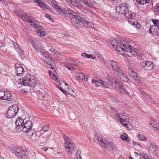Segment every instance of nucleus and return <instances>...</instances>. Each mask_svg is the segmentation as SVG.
Instances as JSON below:
<instances>
[{
  "label": "nucleus",
  "instance_id": "f257e3e1",
  "mask_svg": "<svg viewBox=\"0 0 159 159\" xmlns=\"http://www.w3.org/2000/svg\"><path fill=\"white\" fill-rule=\"evenodd\" d=\"M110 44L113 48L116 49L118 53L127 56L135 55L137 52L134 50L128 48V46H133L134 42L129 40L127 41L120 40L116 41L115 39L111 38L108 40Z\"/></svg>",
  "mask_w": 159,
  "mask_h": 159
},
{
  "label": "nucleus",
  "instance_id": "f03ea898",
  "mask_svg": "<svg viewBox=\"0 0 159 159\" xmlns=\"http://www.w3.org/2000/svg\"><path fill=\"white\" fill-rule=\"evenodd\" d=\"M52 3V7L60 14L66 16L71 18L72 16V21L75 25V23H78L81 21L80 16L78 14L70 10L68 8H64L61 7L59 3L55 0H49Z\"/></svg>",
  "mask_w": 159,
  "mask_h": 159
},
{
  "label": "nucleus",
  "instance_id": "7ed1b4c3",
  "mask_svg": "<svg viewBox=\"0 0 159 159\" xmlns=\"http://www.w3.org/2000/svg\"><path fill=\"white\" fill-rule=\"evenodd\" d=\"M128 4L126 3H121L116 7V10L117 12L120 14H125L124 16L129 19V21L131 22L134 20L135 13L131 12H128Z\"/></svg>",
  "mask_w": 159,
  "mask_h": 159
},
{
  "label": "nucleus",
  "instance_id": "20e7f679",
  "mask_svg": "<svg viewBox=\"0 0 159 159\" xmlns=\"http://www.w3.org/2000/svg\"><path fill=\"white\" fill-rule=\"evenodd\" d=\"M118 112L120 113V114H116L115 115L116 119L120 121L123 126H125L128 129L131 130L132 128V125L129 122L127 121V116L124 115V112L122 111Z\"/></svg>",
  "mask_w": 159,
  "mask_h": 159
},
{
  "label": "nucleus",
  "instance_id": "39448f33",
  "mask_svg": "<svg viewBox=\"0 0 159 159\" xmlns=\"http://www.w3.org/2000/svg\"><path fill=\"white\" fill-rule=\"evenodd\" d=\"M63 138L65 141V148L67 152L72 153L74 149L75 144L70 138L68 136L64 134Z\"/></svg>",
  "mask_w": 159,
  "mask_h": 159
},
{
  "label": "nucleus",
  "instance_id": "423d86ee",
  "mask_svg": "<svg viewBox=\"0 0 159 159\" xmlns=\"http://www.w3.org/2000/svg\"><path fill=\"white\" fill-rule=\"evenodd\" d=\"M97 139L99 142L100 144L104 147L106 148L107 150L109 152H112L114 149V146L112 142H108L105 139H103L98 136Z\"/></svg>",
  "mask_w": 159,
  "mask_h": 159
},
{
  "label": "nucleus",
  "instance_id": "0eeeda50",
  "mask_svg": "<svg viewBox=\"0 0 159 159\" xmlns=\"http://www.w3.org/2000/svg\"><path fill=\"white\" fill-rule=\"evenodd\" d=\"M23 84L28 85L31 87H34L36 85V81L34 76L29 74H27L22 79Z\"/></svg>",
  "mask_w": 159,
  "mask_h": 159
},
{
  "label": "nucleus",
  "instance_id": "6e6552de",
  "mask_svg": "<svg viewBox=\"0 0 159 159\" xmlns=\"http://www.w3.org/2000/svg\"><path fill=\"white\" fill-rule=\"evenodd\" d=\"M19 107L16 105L11 106L7 112V117L11 118L15 117L18 112Z\"/></svg>",
  "mask_w": 159,
  "mask_h": 159
},
{
  "label": "nucleus",
  "instance_id": "1a4fd4ad",
  "mask_svg": "<svg viewBox=\"0 0 159 159\" xmlns=\"http://www.w3.org/2000/svg\"><path fill=\"white\" fill-rule=\"evenodd\" d=\"M107 79L110 82L112 83H115L116 84V88L120 90L121 93H123L129 94V93L127 91L126 89L123 87L121 84L116 83L111 75H107Z\"/></svg>",
  "mask_w": 159,
  "mask_h": 159
},
{
  "label": "nucleus",
  "instance_id": "9d476101",
  "mask_svg": "<svg viewBox=\"0 0 159 159\" xmlns=\"http://www.w3.org/2000/svg\"><path fill=\"white\" fill-rule=\"evenodd\" d=\"M33 48L37 52L41 51L43 49V47L40 42L37 39H33L31 42Z\"/></svg>",
  "mask_w": 159,
  "mask_h": 159
},
{
  "label": "nucleus",
  "instance_id": "9b49d317",
  "mask_svg": "<svg viewBox=\"0 0 159 159\" xmlns=\"http://www.w3.org/2000/svg\"><path fill=\"white\" fill-rule=\"evenodd\" d=\"M140 66L142 69L145 68L147 70H150L153 68L154 65L152 62L146 61L141 62Z\"/></svg>",
  "mask_w": 159,
  "mask_h": 159
},
{
  "label": "nucleus",
  "instance_id": "f8f14e48",
  "mask_svg": "<svg viewBox=\"0 0 159 159\" xmlns=\"http://www.w3.org/2000/svg\"><path fill=\"white\" fill-rule=\"evenodd\" d=\"M92 83L95 84L96 86L103 85L104 87L107 88L108 86L107 82L99 79H93L92 80Z\"/></svg>",
  "mask_w": 159,
  "mask_h": 159
},
{
  "label": "nucleus",
  "instance_id": "ddd939ff",
  "mask_svg": "<svg viewBox=\"0 0 159 159\" xmlns=\"http://www.w3.org/2000/svg\"><path fill=\"white\" fill-rule=\"evenodd\" d=\"M15 70L17 76H21L23 75L24 70L21 65L19 64H16L15 65Z\"/></svg>",
  "mask_w": 159,
  "mask_h": 159
},
{
  "label": "nucleus",
  "instance_id": "4468645a",
  "mask_svg": "<svg viewBox=\"0 0 159 159\" xmlns=\"http://www.w3.org/2000/svg\"><path fill=\"white\" fill-rule=\"evenodd\" d=\"M11 93L9 91L6 92L0 90V99L8 100L11 98Z\"/></svg>",
  "mask_w": 159,
  "mask_h": 159
},
{
  "label": "nucleus",
  "instance_id": "2eb2a0df",
  "mask_svg": "<svg viewBox=\"0 0 159 159\" xmlns=\"http://www.w3.org/2000/svg\"><path fill=\"white\" fill-rule=\"evenodd\" d=\"M12 152L16 156L20 158H22L25 155V152L20 148H14Z\"/></svg>",
  "mask_w": 159,
  "mask_h": 159
},
{
  "label": "nucleus",
  "instance_id": "dca6fc26",
  "mask_svg": "<svg viewBox=\"0 0 159 159\" xmlns=\"http://www.w3.org/2000/svg\"><path fill=\"white\" fill-rule=\"evenodd\" d=\"M32 126V122L31 121H28L24 124L23 126L22 127V130L25 132H28L31 129Z\"/></svg>",
  "mask_w": 159,
  "mask_h": 159
},
{
  "label": "nucleus",
  "instance_id": "f3484780",
  "mask_svg": "<svg viewBox=\"0 0 159 159\" xmlns=\"http://www.w3.org/2000/svg\"><path fill=\"white\" fill-rule=\"evenodd\" d=\"M109 63L113 69L117 73L121 71V69L120 66L116 62L111 60L109 61Z\"/></svg>",
  "mask_w": 159,
  "mask_h": 159
},
{
  "label": "nucleus",
  "instance_id": "a211bd4d",
  "mask_svg": "<svg viewBox=\"0 0 159 159\" xmlns=\"http://www.w3.org/2000/svg\"><path fill=\"white\" fill-rule=\"evenodd\" d=\"M81 19V21L79 23H75L74 25L72 21V16H71V18L72 19L71 20V22L72 24L74 26H75L76 25H78L79 24L80 22H82L83 24H84V25L87 27V28H93L94 27V25L91 22H88L87 21H86L85 20H83L82 21V19L81 18V17L80 16Z\"/></svg>",
  "mask_w": 159,
  "mask_h": 159
},
{
  "label": "nucleus",
  "instance_id": "6ab92c4d",
  "mask_svg": "<svg viewBox=\"0 0 159 159\" xmlns=\"http://www.w3.org/2000/svg\"><path fill=\"white\" fill-rule=\"evenodd\" d=\"M140 94L142 95L145 99H146L150 103L153 104H156L154 101L153 98L150 97L149 95L147 93H145L144 91L141 90H140Z\"/></svg>",
  "mask_w": 159,
  "mask_h": 159
},
{
  "label": "nucleus",
  "instance_id": "aec40b11",
  "mask_svg": "<svg viewBox=\"0 0 159 159\" xmlns=\"http://www.w3.org/2000/svg\"><path fill=\"white\" fill-rule=\"evenodd\" d=\"M24 120L20 118H18L15 122L16 128L17 129H21L24 124Z\"/></svg>",
  "mask_w": 159,
  "mask_h": 159
},
{
  "label": "nucleus",
  "instance_id": "412c9836",
  "mask_svg": "<svg viewBox=\"0 0 159 159\" xmlns=\"http://www.w3.org/2000/svg\"><path fill=\"white\" fill-rule=\"evenodd\" d=\"M13 44L14 48L19 54V56L20 57L22 58L24 57H25L24 53L22 50L19 47L18 44L16 42L13 43Z\"/></svg>",
  "mask_w": 159,
  "mask_h": 159
},
{
  "label": "nucleus",
  "instance_id": "4be33fe9",
  "mask_svg": "<svg viewBox=\"0 0 159 159\" xmlns=\"http://www.w3.org/2000/svg\"><path fill=\"white\" fill-rule=\"evenodd\" d=\"M45 61L46 64L51 67V69H54L55 67L54 62L50 58L47 57H45Z\"/></svg>",
  "mask_w": 159,
  "mask_h": 159
},
{
  "label": "nucleus",
  "instance_id": "5701e85b",
  "mask_svg": "<svg viewBox=\"0 0 159 159\" xmlns=\"http://www.w3.org/2000/svg\"><path fill=\"white\" fill-rule=\"evenodd\" d=\"M118 74L120 77V78L121 80L124 82H127L128 81L129 79L126 77L125 72L122 70L119 72H117Z\"/></svg>",
  "mask_w": 159,
  "mask_h": 159
},
{
  "label": "nucleus",
  "instance_id": "b1692460",
  "mask_svg": "<svg viewBox=\"0 0 159 159\" xmlns=\"http://www.w3.org/2000/svg\"><path fill=\"white\" fill-rule=\"evenodd\" d=\"M35 3H37L39 7L43 9H48V7L40 0H33Z\"/></svg>",
  "mask_w": 159,
  "mask_h": 159
},
{
  "label": "nucleus",
  "instance_id": "393cba45",
  "mask_svg": "<svg viewBox=\"0 0 159 159\" xmlns=\"http://www.w3.org/2000/svg\"><path fill=\"white\" fill-rule=\"evenodd\" d=\"M65 62L67 64H69L71 66H77L78 65V61H74L72 59L67 58Z\"/></svg>",
  "mask_w": 159,
  "mask_h": 159
},
{
  "label": "nucleus",
  "instance_id": "a878e982",
  "mask_svg": "<svg viewBox=\"0 0 159 159\" xmlns=\"http://www.w3.org/2000/svg\"><path fill=\"white\" fill-rule=\"evenodd\" d=\"M48 136L46 134L40 135L39 137V140L40 143H43L47 142Z\"/></svg>",
  "mask_w": 159,
  "mask_h": 159
},
{
  "label": "nucleus",
  "instance_id": "bb28decb",
  "mask_svg": "<svg viewBox=\"0 0 159 159\" xmlns=\"http://www.w3.org/2000/svg\"><path fill=\"white\" fill-rule=\"evenodd\" d=\"M30 25L34 28L42 29V26L40 25L37 20L35 19V20L32 22Z\"/></svg>",
  "mask_w": 159,
  "mask_h": 159
},
{
  "label": "nucleus",
  "instance_id": "cd10ccee",
  "mask_svg": "<svg viewBox=\"0 0 159 159\" xmlns=\"http://www.w3.org/2000/svg\"><path fill=\"white\" fill-rule=\"evenodd\" d=\"M78 80H81L85 82L87 80V75H84L82 73H79L77 76Z\"/></svg>",
  "mask_w": 159,
  "mask_h": 159
},
{
  "label": "nucleus",
  "instance_id": "c85d7f7f",
  "mask_svg": "<svg viewBox=\"0 0 159 159\" xmlns=\"http://www.w3.org/2000/svg\"><path fill=\"white\" fill-rule=\"evenodd\" d=\"M133 46H134V45H133ZM134 46H133L132 47L128 46V47H127L128 48L130 49H131L134 50L136 51V52H137V53L135 55H133L132 56H128L129 57H132V56H137V58L139 59H140L142 58V55L141 53H139L137 52V50L136 49H134L132 48Z\"/></svg>",
  "mask_w": 159,
  "mask_h": 159
},
{
  "label": "nucleus",
  "instance_id": "c756f323",
  "mask_svg": "<svg viewBox=\"0 0 159 159\" xmlns=\"http://www.w3.org/2000/svg\"><path fill=\"white\" fill-rule=\"evenodd\" d=\"M80 1L82 2L84 5L91 8L93 5L91 3L87 0H79Z\"/></svg>",
  "mask_w": 159,
  "mask_h": 159
},
{
  "label": "nucleus",
  "instance_id": "7c9ffc66",
  "mask_svg": "<svg viewBox=\"0 0 159 159\" xmlns=\"http://www.w3.org/2000/svg\"><path fill=\"white\" fill-rule=\"evenodd\" d=\"M135 70H134L132 66H130L128 68V73L131 77L137 73L135 72Z\"/></svg>",
  "mask_w": 159,
  "mask_h": 159
},
{
  "label": "nucleus",
  "instance_id": "2f4dec72",
  "mask_svg": "<svg viewBox=\"0 0 159 159\" xmlns=\"http://www.w3.org/2000/svg\"><path fill=\"white\" fill-rule=\"evenodd\" d=\"M70 3H71L72 5L78 7L79 9L82 7V5L75 0H71Z\"/></svg>",
  "mask_w": 159,
  "mask_h": 159
},
{
  "label": "nucleus",
  "instance_id": "473e14b6",
  "mask_svg": "<svg viewBox=\"0 0 159 159\" xmlns=\"http://www.w3.org/2000/svg\"><path fill=\"white\" fill-rule=\"evenodd\" d=\"M81 55L82 57L84 58H91L93 59H94L95 58V57L94 55L87 54L85 53H82Z\"/></svg>",
  "mask_w": 159,
  "mask_h": 159
},
{
  "label": "nucleus",
  "instance_id": "72a5a7b5",
  "mask_svg": "<svg viewBox=\"0 0 159 159\" xmlns=\"http://www.w3.org/2000/svg\"><path fill=\"white\" fill-rule=\"evenodd\" d=\"M132 77L133 78L135 81L137 83V84L139 83L141 78L139 75L137 74V73H136V75H134Z\"/></svg>",
  "mask_w": 159,
  "mask_h": 159
},
{
  "label": "nucleus",
  "instance_id": "f704fd0d",
  "mask_svg": "<svg viewBox=\"0 0 159 159\" xmlns=\"http://www.w3.org/2000/svg\"><path fill=\"white\" fill-rule=\"evenodd\" d=\"M121 139L123 140L124 141H126L128 142L129 141V139L128 137V135L127 134L125 133H124L120 136Z\"/></svg>",
  "mask_w": 159,
  "mask_h": 159
},
{
  "label": "nucleus",
  "instance_id": "c9c22d12",
  "mask_svg": "<svg viewBox=\"0 0 159 159\" xmlns=\"http://www.w3.org/2000/svg\"><path fill=\"white\" fill-rule=\"evenodd\" d=\"M36 32L38 34L41 36H43L45 35L46 33L45 31L42 30L40 29L37 30Z\"/></svg>",
  "mask_w": 159,
  "mask_h": 159
},
{
  "label": "nucleus",
  "instance_id": "e433bc0d",
  "mask_svg": "<svg viewBox=\"0 0 159 159\" xmlns=\"http://www.w3.org/2000/svg\"><path fill=\"white\" fill-rule=\"evenodd\" d=\"M138 3L143 5L149 2V0H136Z\"/></svg>",
  "mask_w": 159,
  "mask_h": 159
},
{
  "label": "nucleus",
  "instance_id": "4c0bfd02",
  "mask_svg": "<svg viewBox=\"0 0 159 159\" xmlns=\"http://www.w3.org/2000/svg\"><path fill=\"white\" fill-rule=\"evenodd\" d=\"M22 14V15L21 16V18L22 20L24 21H27L28 18L29 16H28L26 14L24 13L22 14V13L21 12H20Z\"/></svg>",
  "mask_w": 159,
  "mask_h": 159
},
{
  "label": "nucleus",
  "instance_id": "58836bf2",
  "mask_svg": "<svg viewBox=\"0 0 159 159\" xmlns=\"http://www.w3.org/2000/svg\"><path fill=\"white\" fill-rule=\"evenodd\" d=\"M138 137L139 139L141 141H146L147 140L146 137L143 135L139 134Z\"/></svg>",
  "mask_w": 159,
  "mask_h": 159
},
{
  "label": "nucleus",
  "instance_id": "ea45409f",
  "mask_svg": "<svg viewBox=\"0 0 159 159\" xmlns=\"http://www.w3.org/2000/svg\"><path fill=\"white\" fill-rule=\"evenodd\" d=\"M35 19L34 18V17L33 16H29L28 18L27 22H28L30 24L31 23H32V22L34 21Z\"/></svg>",
  "mask_w": 159,
  "mask_h": 159
},
{
  "label": "nucleus",
  "instance_id": "a19ab883",
  "mask_svg": "<svg viewBox=\"0 0 159 159\" xmlns=\"http://www.w3.org/2000/svg\"><path fill=\"white\" fill-rule=\"evenodd\" d=\"M150 148L152 151L156 152L157 149V147L156 145L151 144L150 146Z\"/></svg>",
  "mask_w": 159,
  "mask_h": 159
},
{
  "label": "nucleus",
  "instance_id": "79ce46f5",
  "mask_svg": "<svg viewBox=\"0 0 159 159\" xmlns=\"http://www.w3.org/2000/svg\"><path fill=\"white\" fill-rule=\"evenodd\" d=\"M81 151L80 150H77L76 152V157L77 159H82L80 155Z\"/></svg>",
  "mask_w": 159,
  "mask_h": 159
},
{
  "label": "nucleus",
  "instance_id": "37998d69",
  "mask_svg": "<svg viewBox=\"0 0 159 159\" xmlns=\"http://www.w3.org/2000/svg\"><path fill=\"white\" fill-rule=\"evenodd\" d=\"M65 64L64 66L69 70H75V68L74 67H71V65H70V64Z\"/></svg>",
  "mask_w": 159,
  "mask_h": 159
},
{
  "label": "nucleus",
  "instance_id": "c03bdc74",
  "mask_svg": "<svg viewBox=\"0 0 159 159\" xmlns=\"http://www.w3.org/2000/svg\"><path fill=\"white\" fill-rule=\"evenodd\" d=\"M43 131L46 132L49 129V126L48 125H44L42 127Z\"/></svg>",
  "mask_w": 159,
  "mask_h": 159
},
{
  "label": "nucleus",
  "instance_id": "a18cd8bd",
  "mask_svg": "<svg viewBox=\"0 0 159 159\" xmlns=\"http://www.w3.org/2000/svg\"><path fill=\"white\" fill-rule=\"evenodd\" d=\"M153 24L156 26L158 27L159 26V20L157 19H152V20Z\"/></svg>",
  "mask_w": 159,
  "mask_h": 159
},
{
  "label": "nucleus",
  "instance_id": "49530a36",
  "mask_svg": "<svg viewBox=\"0 0 159 159\" xmlns=\"http://www.w3.org/2000/svg\"><path fill=\"white\" fill-rule=\"evenodd\" d=\"M68 91L69 92V93L70 95L74 97L76 95L75 93L74 92L73 90H72L71 89H69Z\"/></svg>",
  "mask_w": 159,
  "mask_h": 159
},
{
  "label": "nucleus",
  "instance_id": "de8ad7c7",
  "mask_svg": "<svg viewBox=\"0 0 159 159\" xmlns=\"http://www.w3.org/2000/svg\"><path fill=\"white\" fill-rule=\"evenodd\" d=\"M139 155L143 157L144 159H147L148 156L143 152H141L139 154Z\"/></svg>",
  "mask_w": 159,
  "mask_h": 159
},
{
  "label": "nucleus",
  "instance_id": "09e8293b",
  "mask_svg": "<svg viewBox=\"0 0 159 159\" xmlns=\"http://www.w3.org/2000/svg\"><path fill=\"white\" fill-rule=\"evenodd\" d=\"M157 122L156 120H153V123L154 124V125L153 126L154 128H155L156 129L159 130V127H158L157 125Z\"/></svg>",
  "mask_w": 159,
  "mask_h": 159
},
{
  "label": "nucleus",
  "instance_id": "8fccbe9b",
  "mask_svg": "<svg viewBox=\"0 0 159 159\" xmlns=\"http://www.w3.org/2000/svg\"><path fill=\"white\" fill-rule=\"evenodd\" d=\"M110 111L112 113L117 112L115 108L112 107H111L110 108Z\"/></svg>",
  "mask_w": 159,
  "mask_h": 159
},
{
  "label": "nucleus",
  "instance_id": "3c124183",
  "mask_svg": "<svg viewBox=\"0 0 159 159\" xmlns=\"http://www.w3.org/2000/svg\"><path fill=\"white\" fill-rule=\"evenodd\" d=\"M49 75L51 76H53L55 77V78H56L57 76H56L54 74H53L51 71H48Z\"/></svg>",
  "mask_w": 159,
  "mask_h": 159
},
{
  "label": "nucleus",
  "instance_id": "603ef678",
  "mask_svg": "<svg viewBox=\"0 0 159 159\" xmlns=\"http://www.w3.org/2000/svg\"><path fill=\"white\" fill-rule=\"evenodd\" d=\"M155 9L156 12L159 13V5L156 6Z\"/></svg>",
  "mask_w": 159,
  "mask_h": 159
},
{
  "label": "nucleus",
  "instance_id": "864d4df0",
  "mask_svg": "<svg viewBox=\"0 0 159 159\" xmlns=\"http://www.w3.org/2000/svg\"><path fill=\"white\" fill-rule=\"evenodd\" d=\"M29 134L30 136H32L33 135L35 134V132L34 131H33L32 130L31 132H30V131L29 132Z\"/></svg>",
  "mask_w": 159,
  "mask_h": 159
},
{
  "label": "nucleus",
  "instance_id": "5fc2aeb1",
  "mask_svg": "<svg viewBox=\"0 0 159 159\" xmlns=\"http://www.w3.org/2000/svg\"><path fill=\"white\" fill-rule=\"evenodd\" d=\"M5 46V44L3 43H0V48H2L3 47H4Z\"/></svg>",
  "mask_w": 159,
  "mask_h": 159
},
{
  "label": "nucleus",
  "instance_id": "6e6d98bb",
  "mask_svg": "<svg viewBox=\"0 0 159 159\" xmlns=\"http://www.w3.org/2000/svg\"><path fill=\"white\" fill-rule=\"evenodd\" d=\"M153 27H154V26H152V28H150L149 30V33L150 34H152V29H153Z\"/></svg>",
  "mask_w": 159,
  "mask_h": 159
},
{
  "label": "nucleus",
  "instance_id": "4d7b16f0",
  "mask_svg": "<svg viewBox=\"0 0 159 159\" xmlns=\"http://www.w3.org/2000/svg\"><path fill=\"white\" fill-rule=\"evenodd\" d=\"M133 144L134 145H135V144H137L139 145L140 147H141V145H140V143H138L137 142H136L135 141L133 142Z\"/></svg>",
  "mask_w": 159,
  "mask_h": 159
},
{
  "label": "nucleus",
  "instance_id": "13d9d810",
  "mask_svg": "<svg viewBox=\"0 0 159 159\" xmlns=\"http://www.w3.org/2000/svg\"><path fill=\"white\" fill-rule=\"evenodd\" d=\"M45 16L46 17H47V18H49L50 19H51V18L49 14H46L45 15Z\"/></svg>",
  "mask_w": 159,
  "mask_h": 159
},
{
  "label": "nucleus",
  "instance_id": "bf43d9fd",
  "mask_svg": "<svg viewBox=\"0 0 159 159\" xmlns=\"http://www.w3.org/2000/svg\"><path fill=\"white\" fill-rule=\"evenodd\" d=\"M133 22V21H132ZM137 23V22H134V21H133V22L132 23V22H131V24L133 25H136V23Z\"/></svg>",
  "mask_w": 159,
  "mask_h": 159
},
{
  "label": "nucleus",
  "instance_id": "052dcab7",
  "mask_svg": "<svg viewBox=\"0 0 159 159\" xmlns=\"http://www.w3.org/2000/svg\"><path fill=\"white\" fill-rule=\"evenodd\" d=\"M50 51L52 52H54L55 51V49L54 48H52L51 49H50Z\"/></svg>",
  "mask_w": 159,
  "mask_h": 159
},
{
  "label": "nucleus",
  "instance_id": "680f3d73",
  "mask_svg": "<svg viewBox=\"0 0 159 159\" xmlns=\"http://www.w3.org/2000/svg\"><path fill=\"white\" fill-rule=\"evenodd\" d=\"M62 92L65 94L67 93L66 91L64 89L62 90Z\"/></svg>",
  "mask_w": 159,
  "mask_h": 159
},
{
  "label": "nucleus",
  "instance_id": "e2e57ef3",
  "mask_svg": "<svg viewBox=\"0 0 159 159\" xmlns=\"http://www.w3.org/2000/svg\"><path fill=\"white\" fill-rule=\"evenodd\" d=\"M60 103L61 104H64L65 103V102H64L63 101H60Z\"/></svg>",
  "mask_w": 159,
  "mask_h": 159
},
{
  "label": "nucleus",
  "instance_id": "0e129e2a",
  "mask_svg": "<svg viewBox=\"0 0 159 159\" xmlns=\"http://www.w3.org/2000/svg\"><path fill=\"white\" fill-rule=\"evenodd\" d=\"M134 153L135 154V155L136 156H138L139 155V154L137 152H134Z\"/></svg>",
  "mask_w": 159,
  "mask_h": 159
},
{
  "label": "nucleus",
  "instance_id": "69168bd1",
  "mask_svg": "<svg viewBox=\"0 0 159 159\" xmlns=\"http://www.w3.org/2000/svg\"><path fill=\"white\" fill-rule=\"evenodd\" d=\"M66 1L68 2L69 3H70V2L71 1V0H66Z\"/></svg>",
  "mask_w": 159,
  "mask_h": 159
},
{
  "label": "nucleus",
  "instance_id": "338daca9",
  "mask_svg": "<svg viewBox=\"0 0 159 159\" xmlns=\"http://www.w3.org/2000/svg\"><path fill=\"white\" fill-rule=\"evenodd\" d=\"M59 89L61 91H62V90H63V89H62V88L61 87H60V88H59Z\"/></svg>",
  "mask_w": 159,
  "mask_h": 159
},
{
  "label": "nucleus",
  "instance_id": "774afa93",
  "mask_svg": "<svg viewBox=\"0 0 159 159\" xmlns=\"http://www.w3.org/2000/svg\"><path fill=\"white\" fill-rule=\"evenodd\" d=\"M129 158H131V159H132V157H129Z\"/></svg>",
  "mask_w": 159,
  "mask_h": 159
}]
</instances>
